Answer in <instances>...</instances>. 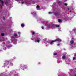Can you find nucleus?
<instances>
[{
  "mask_svg": "<svg viewBox=\"0 0 76 76\" xmlns=\"http://www.w3.org/2000/svg\"><path fill=\"white\" fill-rule=\"evenodd\" d=\"M49 14H52V13H52V12H48Z\"/></svg>",
  "mask_w": 76,
  "mask_h": 76,
  "instance_id": "obj_31",
  "label": "nucleus"
},
{
  "mask_svg": "<svg viewBox=\"0 0 76 76\" xmlns=\"http://www.w3.org/2000/svg\"><path fill=\"white\" fill-rule=\"evenodd\" d=\"M70 42L71 43V44H73V40H71L70 41Z\"/></svg>",
  "mask_w": 76,
  "mask_h": 76,
  "instance_id": "obj_19",
  "label": "nucleus"
},
{
  "mask_svg": "<svg viewBox=\"0 0 76 76\" xmlns=\"http://www.w3.org/2000/svg\"><path fill=\"white\" fill-rule=\"evenodd\" d=\"M41 28L42 29L44 30L45 29V28L43 26H42L41 27Z\"/></svg>",
  "mask_w": 76,
  "mask_h": 76,
  "instance_id": "obj_25",
  "label": "nucleus"
},
{
  "mask_svg": "<svg viewBox=\"0 0 76 76\" xmlns=\"http://www.w3.org/2000/svg\"><path fill=\"white\" fill-rule=\"evenodd\" d=\"M35 34V33L34 32H33L32 33L31 35H34Z\"/></svg>",
  "mask_w": 76,
  "mask_h": 76,
  "instance_id": "obj_26",
  "label": "nucleus"
},
{
  "mask_svg": "<svg viewBox=\"0 0 76 76\" xmlns=\"http://www.w3.org/2000/svg\"><path fill=\"white\" fill-rule=\"evenodd\" d=\"M15 38V37H13V36H12V37H11V38Z\"/></svg>",
  "mask_w": 76,
  "mask_h": 76,
  "instance_id": "obj_38",
  "label": "nucleus"
},
{
  "mask_svg": "<svg viewBox=\"0 0 76 76\" xmlns=\"http://www.w3.org/2000/svg\"><path fill=\"white\" fill-rule=\"evenodd\" d=\"M7 48H10V47H12V46L11 45V46H9V45H7Z\"/></svg>",
  "mask_w": 76,
  "mask_h": 76,
  "instance_id": "obj_23",
  "label": "nucleus"
},
{
  "mask_svg": "<svg viewBox=\"0 0 76 76\" xmlns=\"http://www.w3.org/2000/svg\"><path fill=\"white\" fill-rule=\"evenodd\" d=\"M54 15L56 16V17L58 18H60L61 15L60 14L58 13V12L54 13Z\"/></svg>",
  "mask_w": 76,
  "mask_h": 76,
  "instance_id": "obj_8",
  "label": "nucleus"
},
{
  "mask_svg": "<svg viewBox=\"0 0 76 76\" xmlns=\"http://www.w3.org/2000/svg\"><path fill=\"white\" fill-rule=\"evenodd\" d=\"M70 73L69 75L71 76H76V71H74L73 69H71L70 71Z\"/></svg>",
  "mask_w": 76,
  "mask_h": 76,
  "instance_id": "obj_4",
  "label": "nucleus"
},
{
  "mask_svg": "<svg viewBox=\"0 0 76 76\" xmlns=\"http://www.w3.org/2000/svg\"><path fill=\"white\" fill-rule=\"evenodd\" d=\"M13 76H19V75H18V74H15Z\"/></svg>",
  "mask_w": 76,
  "mask_h": 76,
  "instance_id": "obj_29",
  "label": "nucleus"
},
{
  "mask_svg": "<svg viewBox=\"0 0 76 76\" xmlns=\"http://www.w3.org/2000/svg\"><path fill=\"white\" fill-rule=\"evenodd\" d=\"M72 12V11H71V10H70V11H69V12Z\"/></svg>",
  "mask_w": 76,
  "mask_h": 76,
  "instance_id": "obj_43",
  "label": "nucleus"
},
{
  "mask_svg": "<svg viewBox=\"0 0 76 76\" xmlns=\"http://www.w3.org/2000/svg\"><path fill=\"white\" fill-rule=\"evenodd\" d=\"M72 38H73V37H72Z\"/></svg>",
  "mask_w": 76,
  "mask_h": 76,
  "instance_id": "obj_49",
  "label": "nucleus"
},
{
  "mask_svg": "<svg viewBox=\"0 0 76 76\" xmlns=\"http://www.w3.org/2000/svg\"><path fill=\"white\" fill-rule=\"evenodd\" d=\"M37 10H41V9H40L38 5H37Z\"/></svg>",
  "mask_w": 76,
  "mask_h": 76,
  "instance_id": "obj_13",
  "label": "nucleus"
},
{
  "mask_svg": "<svg viewBox=\"0 0 76 76\" xmlns=\"http://www.w3.org/2000/svg\"><path fill=\"white\" fill-rule=\"evenodd\" d=\"M26 4L27 6H29V5H31V4L30 2H26Z\"/></svg>",
  "mask_w": 76,
  "mask_h": 76,
  "instance_id": "obj_11",
  "label": "nucleus"
},
{
  "mask_svg": "<svg viewBox=\"0 0 76 76\" xmlns=\"http://www.w3.org/2000/svg\"><path fill=\"white\" fill-rule=\"evenodd\" d=\"M13 61V60H10L9 61H6L4 63V67L5 66H13V64L11 63Z\"/></svg>",
  "mask_w": 76,
  "mask_h": 76,
  "instance_id": "obj_3",
  "label": "nucleus"
},
{
  "mask_svg": "<svg viewBox=\"0 0 76 76\" xmlns=\"http://www.w3.org/2000/svg\"><path fill=\"white\" fill-rule=\"evenodd\" d=\"M74 56H75V57H76V53H75V55H74Z\"/></svg>",
  "mask_w": 76,
  "mask_h": 76,
  "instance_id": "obj_39",
  "label": "nucleus"
},
{
  "mask_svg": "<svg viewBox=\"0 0 76 76\" xmlns=\"http://www.w3.org/2000/svg\"><path fill=\"white\" fill-rule=\"evenodd\" d=\"M5 4L6 5V6H7V5L9 4V1H6V2L5 3Z\"/></svg>",
  "mask_w": 76,
  "mask_h": 76,
  "instance_id": "obj_16",
  "label": "nucleus"
},
{
  "mask_svg": "<svg viewBox=\"0 0 76 76\" xmlns=\"http://www.w3.org/2000/svg\"><path fill=\"white\" fill-rule=\"evenodd\" d=\"M21 26L22 28H23L25 26V24L22 23L21 24Z\"/></svg>",
  "mask_w": 76,
  "mask_h": 76,
  "instance_id": "obj_14",
  "label": "nucleus"
},
{
  "mask_svg": "<svg viewBox=\"0 0 76 76\" xmlns=\"http://www.w3.org/2000/svg\"><path fill=\"white\" fill-rule=\"evenodd\" d=\"M31 40H32L33 41H34V40H35V37H32L31 38Z\"/></svg>",
  "mask_w": 76,
  "mask_h": 76,
  "instance_id": "obj_15",
  "label": "nucleus"
},
{
  "mask_svg": "<svg viewBox=\"0 0 76 76\" xmlns=\"http://www.w3.org/2000/svg\"><path fill=\"white\" fill-rule=\"evenodd\" d=\"M54 56H56L57 55V53H53Z\"/></svg>",
  "mask_w": 76,
  "mask_h": 76,
  "instance_id": "obj_28",
  "label": "nucleus"
},
{
  "mask_svg": "<svg viewBox=\"0 0 76 76\" xmlns=\"http://www.w3.org/2000/svg\"><path fill=\"white\" fill-rule=\"evenodd\" d=\"M59 31H61V30H59Z\"/></svg>",
  "mask_w": 76,
  "mask_h": 76,
  "instance_id": "obj_44",
  "label": "nucleus"
},
{
  "mask_svg": "<svg viewBox=\"0 0 76 76\" xmlns=\"http://www.w3.org/2000/svg\"><path fill=\"white\" fill-rule=\"evenodd\" d=\"M64 4L65 6H67V4L64 3Z\"/></svg>",
  "mask_w": 76,
  "mask_h": 76,
  "instance_id": "obj_34",
  "label": "nucleus"
},
{
  "mask_svg": "<svg viewBox=\"0 0 76 76\" xmlns=\"http://www.w3.org/2000/svg\"><path fill=\"white\" fill-rule=\"evenodd\" d=\"M57 3L58 4H61V2L60 1H58L57 2Z\"/></svg>",
  "mask_w": 76,
  "mask_h": 76,
  "instance_id": "obj_24",
  "label": "nucleus"
},
{
  "mask_svg": "<svg viewBox=\"0 0 76 76\" xmlns=\"http://www.w3.org/2000/svg\"><path fill=\"white\" fill-rule=\"evenodd\" d=\"M31 14L34 16H36V12L35 11L32 12L31 13Z\"/></svg>",
  "mask_w": 76,
  "mask_h": 76,
  "instance_id": "obj_12",
  "label": "nucleus"
},
{
  "mask_svg": "<svg viewBox=\"0 0 76 76\" xmlns=\"http://www.w3.org/2000/svg\"><path fill=\"white\" fill-rule=\"evenodd\" d=\"M1 36H4V33H2L1 34Z\"/></svg>",
  "mask_w": 76,
  "mask_h": 76,
  "instance_id": "obj_30",
  "label": "nucleus"
},
{
  "mask_svg": "<svg viewBox=\"0 0 76 76\" xmlns=\"http://www.w3.org/2000/svg\"><path fill=\"white\" fill-rule=\"evenodd\" d=\"M41 40V39H40V36H37L36 37L34 41L35 42H36L37 43H39V42Z\"/></svg>",
  "mask_w": 76,
  "mask_h": 76,
  "instance_id": "obj_6",
  "label": "nucleus"
},
{
  "mask_svg": "<svg viewBox=\"0 0 76 76\" xmlns=\"http://www.w3.org/2000/svg\"><path fill=\"white\" fill-rule=\"evenodd\" d=\"M72 10H73V9H72Z\"/></svg>",
  "mask_w": 76,
  "mask_h": 76,
  "instance_id": "obj_47",
  "label": "nucleus"
},
{
  "mask_svg": "<svg viewBox=\"0 0 76 76\" xmlns=\"http://www.w3.org/2000/svg\"><path fill=\"white\" fill-rule=\"evenodd\" d=\"M65 1H66V0H64Z\"/></svg>",
  "mask_w": 76,
  "mask_h": 76,
  "instance_id": "obj_46",
  "label": "nucleus"
},
{
  "mask_svg": "<svg viewBox=\"0 0 76 76\" xmlns=\"http://www.w3.org/2000/svg\"><path fill=\"white\" fill-rule=\"evenodd\" d=\"M1 75L2 76H5V75H4V73H2Z\"/></svg>",
  "mask_w": 76,
  "mask_h": 76,
  "instance_id": "obj_32",
  "label": "nucleus"
},
{
  "mask_svg": "<svg viewBox=\"0 0 76 76\" xmlns=\"http://www.w3.org/2000/svg\"><path fill=\"white\" fill-rule=\"evenodd\" d=\"M70 45L71 46V48H73V46H72V45Z\"/></svg>",
  "mask_w": 76,
  "mask_h": 76,
  "instance_id": "obj_37",
  "label": "nucleus"
},
{
  "mask_svg": "<svg viewBox=\"0 0 76 76\" xmlns=\"http://www.w3.org/2000/svg\"><path fill=\"white\" fill-rule=\"evenodd\" d=\"M4 20H5V18H4V17H3Z\"/></svg>",
  "mask_w": 76,
  "mask_h": 76,
  "instance_id": "obj_40",
  "label": "nucleus"
},
{
  "mask_svg": "<svg viewBox=\"0 0 76 76\" xmlns=\"http://www.w3.org/2000/svg\"><path fill=\"white\" fill-rule=\"evenodd\" d=\"M73 60H76V57H73Z\"/></svg>",
  "mask_w": 76,
  "mask_h": 76,
  "instance_id": "obj_21",
  "label": "nucleus"
},
{
  "mask_svg": "<svg viewBox=\"0 0 76 76\" xmlns=\"http://www.w3.org/2000/svg\"><path fill=\"white\" fill-rule=\"evenodd\" d=\"M61 45V44H60V42L58 43L57 44L58 46H60Z\"/></svg>",
  "mask_w": 76,
  "mask_h": 76,
  "instance_id": "obj_27",
  "label": "nucleus"
},
{
  "mask_svg": "<svg viewBox=\"0 0 76 76\" xmlns=\"http://www.w3.org/2000/svg\"><path fill=\"white\" fill-rule=\"evenodd\" d=\"M15 59H16V58H15Z\"/></svg>",
  "mask_w": 76,
  "mask_h": 76,
  "instance_id": "obj_48",
  "label": "nucleus"
},
{
  "mask_svg": "<svg viewBox=\"0 0 76 76\" xmlns=\"http://www.w3.org/2000/svg\"><path fill=\"white\" fill-rule=\"evenodd\" d=\"M15 0L16 1H19V0Z\"/></svg>",
  "mask_w": 76,
  "mask_h": 76,
  "instance_id": "obj_42",
  "label": "nucleus"
},
{
  "mask_svg": "<svg viewBox=\"0 0 76 76\" xmlns=\"http://www.w3.org/2000/svg\"><path fill=\"white\" fill-rule=\"evenodd\" d=\"M8 67H9V66H8Z\"/></svg>",
  "mask_w": 76,
  "mask_h": 76,
  "instance_id": "obj_50",
  "label": "nucleus"
},
{
  "mask_svg": "<svg viewBox=\"0 0 76 76\" xmlns=\"http://www.w3.org/2000/svg\"><path fill=\"white\" fill-rule=\"evenodd\" d=\"M60 26L59 25H55L53 23L50 24V26H48L47 28V29H50V28L51 29H54L56 27H59Z\"/></svg>",
  "mask_w": 76,
  "mask_h": 76,
  "instance_id": "obj_2",
  "label": "nucleus"
},
{
  "mask_svg": "<svg viewBox=\"0 0 76 76\" xmlns=\"http://www.w3.org/2000/svg\"><path fill=\"white\" fill-rule=\"evenodd\" d=\"M72 19V18H69V17H65L64 18V20H65V21H67L69 20H70Z\"/></svg>",
  "mask_w": 76,
  "mask_h": 76,
  "instance_id": "obj_9",
  "label": "nucleus"
},
{
  "mask_svg": "<svg viewBox=\"0 0 76 76\" xmlns=\"http://www.w3.org/2000/svg\"><path fill=\"white\" fill-rule=\"evenodd\" d=\"M58 76H60V75H58Z\"/></svg>",
  "mask_w": 76,
  "mask_h": 76,
  "instance_id": "obj_45",
  "label": "nucleus"
},
{
  "mask_svg": "<svg viewBox=\"0 0 76 76\" xmlns=\"http://www.w3.org/2000/svg\"><path fill=\"white\" fill-rule=\"evenodd\" d=\"M13 44H17V42L16 41V40L15 41H13Z\"/></svg>",
  "mask_w": 76,
  "mask_h": 76,
  "instance_id": "obj_17",
  "label": "nucleus"
},
{
  "mask_svg": "<svg viewBox=\"0 0 76 76\" xmlns=\"http://www.w3.org/2000/svg\"><path fill=\"white\" fill-rule=\"evenodd\" d=\"M4 39L3 40H1L0 39V41H4Z\"/></svg>",
  "mask_w": 76,
  "mask_h": 76,
  "instance_id": "obj_35",
  "label": "nucleus"
},
{
  "mask_svg": "<svg viewBox=\"0 0 76 76\" xmlns=\"http://www.w3.org/2000/svg\"><path fill=\"white\" fill-rule=\"evenodd\" d=\"M4 50H6V48H4Z\"/></svg>",
  "mask_w": 76,
  "mask_h": 76,
  "instance_id": "obj_36",
  "label": "nucleus"
},
{
  "mask_svg": "<svg viewBox=\"0 0 76 76\" xmlns=\"http://www.w3.org/2000/svg\"><path fill=\"white\" fill-rule=\"evenodd\" d=\"M43 41L45 44H47V43H49L50 45H53L54 44V42H57V41H60V42L61 41V40L59 38H58L54 40H52L51 41L49 42L47 41V38H45L43 39Z\"/></svg>",
  "mask_w": 76,
  "mask_h": 76,
  "instance_id": "obj_1",
  "label": "nucleus"
},
{
  "mask_svg": "<svg viewBox=\"0 0 76 76\" xmlns=\"http://www.w3.org/2000/svg\"><path fill=\"white\" fill-rule=\"evenodd\" d=\"M75 31H76V28H75L72 31H70L69 32L70 34H73L74 32H75Z\"/></svg>",
  "mask_w": 76,
  "mask_h": 76,
  "instance_id": "obj_10",
  "label": "nucleus"
},
{
  "mask_svg": "<svg viewBox=\"0 0 76 76\" xmlns=\"http://www.w3.org/2000/svg\"><path fill=\"white\" fill-rule=\"evenodd\" d=\"M62 58L63 59H64V58H66V56L65 55H64L62 56Z\"/></svg>",
  "mask_w": 76,
  "mask_h": 76,
  "instance_id": "obj_18",
  "label": "nucleus"
},
{
  "mask_svg": "<svg viewBox=\"0 0 76 76\" xmlns=\"http://www.w3.org/2000/svg\"><path fill=\"white\" fill-rule=\"evenodd\" d=\"M70 9H71V7L68 8V10H70Z\"/></svg>",
  "mask_w": 76,
  "mask_h": 76,
  "instance_id": "obj_33",
  "label": "nucleus"
},
{
  "mask_svg": "<svg viewBox=\"0 0 76 76\" xmlns=\"http://www.w3.org/2000/svg\"><path fill=\"white\" fill-rule=\"evenodd\" d=\"M61 21H62V20H60V19H58V22H61Z\"/></svg>",
  "mask_w": 76,
  "mask_h": 76,
  "instance_id": "obj_22",
  "label": "nucleus"
},
{
  "mask_svg": "<svg viewBox=\"0 0 76 76\" xmlns=\"http://www.w3.org/2000/svg\"><path fill=\"white\" fill-rule=\"evenodd\" d=\"M23 2H21V4H23Z\"/></svg>",
  "mask_w": 76,
  "mask_h": 76,
  "instance_id": "obj_41",
  "label": "nucleus"
},
{
  "mask_svg": "<svg viewBox=\"0 0 76 76\" xmlns=\"http://www.w3.org/2000/svg\"><path fill=\"white\" fill-rule=\"evenodd\" d=\"M20 68L22 70H24L28 69V66L23 64H22L20 65Z\"/></svg>",
  "mask_w": 76,
  "mask_h": 76,
  "instance_id": "obj_5",
  "label": "nucleus"
},
{
  "mask_svg": "<svg viewBox=\"0 0 76 76\" xmlns=\"http://www.w3.org/2000/svg\"><path fill=\"white\" fill-rule=\"evenodd\" d=\"M18 34H17L16 33H15L14 34V37L15 38H19L20 36V32H18Z\"/></svg>",
  "mask_w": 76,
  "mask_h": 76,
  "instance_id": "obj_7",
  "label": "nucleus"
},
{
  "mask_svg": "<svg viewBox=\"0 0 76 76\" xmlns=\"http://www.w3.org/2000/svg\"><path fill=\"white\" fill-rule=\"evenodd\" d=\"M61 62V61L60 60H58L57 61V63H60Z\"/></svg>",
  "mask_w": 76,
  "mask_h": 76,
  "instance_id": "obj_20",
  "label": "nucleus"
}]
</instances>
